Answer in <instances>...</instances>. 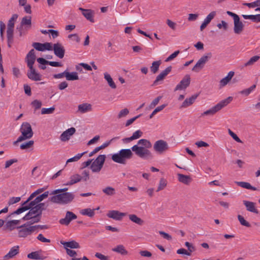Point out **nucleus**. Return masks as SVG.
Instances as JSON below:
<instances>
[{"instance_id": "f704fd0d", "label": "nucleus", "mask_w": 260, "mask_h": 260, "mask_svg": "<svg viewBox=\"0 0 260 260\" xmlns=\"http://www.w3.org/2000/svg\"><path fill=\"white\" fill-rule=\"evenodd\" d=\"M114 252L121 254V255H125L128 253L127 251L125 249L124 246L122 245H117L116 247L112 249Z\"/></svg>"}, {"instance_id": "a19ab883", "label": "nucleus", "mask_w": 260, "mask_h": 260, "mask_svg": "<svg viewBox=\"0 0 260 260\" xmlns=\"http://www.w3.org/2000/svg\"><path fill=\"white\" fill-rule=\"evenodd\" d=\"M161 63V60L154 61L152 63V65L150 67L151 72L153 74H155L157 72L159 67Z\"/></svg>"}, {"instance_id": "20e7f679", "label": "nucleus", "mask_w": 260, "mask_h": 260, "mask_svg": "<svg viewBox=\"0 0 260 260\" xmlns=\"http://www.w3.org/2000/svg\"><path fill=\"white\" fill-rule=\"evenodd\" d=\"M18 15L16 14H13L11 18L8 21L7 29V44L9 48L12 47L14 42V28L15 21L18 18Z\"/></svg>"}, {"instance_id": "338daca9", "label": "nucleus", "mask_w": 260, "mask_h": 260, "mask_svg": "<svg viewBox=\"0 0 260 260\" xmlns=\"http://www.w3.org/2000/svg\"><path fill=\"white\" fill-rule=\"evenodd\" d=\"M45 189V188H41L37 189L30 195L29 200H32L37 195L42 192Z\"/></svg>"}, {"instance_id": "7ed1b4c3", "label": "nucleus", "mask_w": 260, "mask_h": 260, "mask_svg": "<svg viewBox=\"0 0 260 260\" xmlns=\"http://www.w3.org/2000/svg\"><path fill=\"white\" fill-rule=\"evenodd\" d=\"M129 149H121L118 153H115L112 156V159L115 162L125 165L127 159L132 158L133 153Z\"/></svg>"}, {"instance_id": "6e6552de", "label": "nucleus", "mask_w": 260, "mask_h": 260, "mask_svg": "<svg viewBox=\"0 0 260 260\" xmlns=\"http://www.w3.org/2000/svg\"><path fill=\"white\" fill-rule=\"evenodd\" d=\"M20 131L21 133L20 139L22 138L25 140L30 139L33 136L34 133L31 126L28 122H23Z\"/></svg>"}, {"instance_id": "9d476101", "label": "nucleus", "mask_w": 260, "mask_h": 260, "mask_svg": "<svg viewBox=\"0 0 260 260\" xmlns=\"http://www.w3.org/2000/svg\"><path fill=\"white\" fill-rule=\"evenodd\" d=\"M212 53L208 52L202 56L192 68V71L195 72H199L204 67L206 63L212 57Z\"/></svg>"}, {"instance_id": "09e8293b", "label": "nucleus", "mask_w": 260, "mask_h": 260, "mask_svg": "<svg viewBox=\"0 0 260 260\" xmlns=\"http://www.w3.org/2000/svg\"><path fill=\"white\" fill-rule=\"evenodd\" d=\"M86 152H83V153H78L76 155H75V156L72 157V158H70L69 159H68L66 162V164H68L69 162H73V161H78L79 159H80V158Z\"/></svg>"}, {"instance_id": "c9c22d12", "label": "nucleus", "mask_w": 260, "mask_h": 260, "mask_svg": "<svg viewBox=\"0 0 260 260\" xmlns=\"http://www.w3.org/2000/svg\"><path fill=\"white\" fill-rule=\"evenodd\" d=\"M22 25L25 26L28 29L31 26V18L30 16H25L22 18L20 22Z\"/></svg>"}, {"instance_id": "4468645a", "label": "nucleus", "mask_w": 260, "mask_h": 260, "mask_svg": "<svg viewBox=\"0 0 260 260\" xmlns=\"http://www.w3.org/2000/svg\"><path fill=\"white\" fill-rule=\"evenodd\" d=\"M33 47L39 51H44L45 50L50 51L52 50V46L50 43H41L35 42L32 43Z\"/></svg>"}, {"instance_id": "5701e85b", "label": "nucleus", "mask_w": 260, "mask_h": 260, "mask_svg": "<svg viewBox=\"0 0 260 260\" xmlns=\"http://www.w3.org/2000/svg\"><path fill=\"white\" fill-rule=\"evenodd\" d=\"M143 135V132L140 130H138L133 134V135L128 138H125L122 139L124 143H128L134 140L138 139L141 137Z\"/></svg>"}, {"instance_id": "c756f323", "label": "nucleus", "mask_w": 260, "mask_h": 260, "mask_svg": "<svg viewBox=\"0 0 260 260\" xmlns=\"http://www.w3.org/2000/svg\"><path fill=\"white\" fill-rule=\"evenodd\" d=\"M20 222V220H11L8 221L6 223L5 228L6 229L10 231H12L16 228L15 226L19 224Z\"/></svg>"}, {"instance_id": "bf43d9fd", "label": "nucleus", "mask_w": 260, "mask_h": 260, "mask_svg": "<svg viewBox=\"0 0 260 260\" xmlns=\"http://www.w3.org/2000/svg\"><path fill=\"white\" fill-rule=\"evenodd\" d=\"M259 58V56H254L252 57L247 62L245 63V66H249L253 64L255 62L257 61Z\"/></svg>"}, {"instance_id": "49530a36", "label": "nucleus", "mask_w": 260, "mask_h": 260, "mask_svg": "<svg viewBox=\"0 0 260 260\" xmlns=\"http://www.w3.org/2000/svg\"><path fill=\"white\" fill-rule=\"evenodd\" d=\"M237 184L243 187V188H246V189H251V190H257L256 188L255 187H253L252 186H251L250 185V184L249 183H248V182H237Z\"/></svg>"}, {"instance_id": "69168bd1", "label": "nucleus", "mask_w": 260, "mask_h": 260, "mask_svg": "<svg viewBox=\"0 0 260 260\" xmlns=\"http://www.w3.org/2000/svg\"><path fill=\"white\" fill-rule=\"evenodd\" d=\"M229 135L233 138V139L238 143H243L240 139L237 136V135L233 132L230 129H228Z\"/></svg>"}, {"instance_id": "052dcab7", "label": "nucleus", "mask_w": 260, "mask_h": 260, "mask_svg": "<svg viewBox=\"0 0 260 260\" xmlns=\"http://www.w3.org/2000/svg\"><path fill=\"white\" fill-rule=\"evenodd\" d=\"M31 104L35 108V111L40 109L42 105V102L38 100L33 101Z\"/></svg>"}, {"instance_id": "774afa93", "label": "nucleus", "mask_w": 260, "mask_h": 260, "mask_svg": "<svg viewBox=\"0 0 260 260\" xmlns=\"http://www.w3.org/2000/svg\"><path fill=\"white\" fill-rule=\"evenodd\" d=\"M95 256L101 260H110V257L108 256H105L101 253L97 252L95 254Z\"/></svg>"}, {"instance_id": "ddd939ff", "label": "nucleus", "mask_w": 260, "mask_h": 260, "mask_svg": "<svg viewBox=\"0 0 260 260\" xmlns=\"http://www.w3.org/2000/svg\"><path fill=\"white\" fill-rule=\"evenodd\" d=\"M190 81L191 78L190 75L188 74L185 75L179 83L176 85L174 89V91H176L177 90L185 89L189 86Z\"/></svg>"}, {"instance_id": "6e6d98bb", "label": "nucleus", "mask_w": 260, "mask_h": 260, "mask_svg": "<svg viewBox=\"0 0 260 260\" xmlns=\"http://www.w3.org/2000/svg\"><path fill=\"white\" fill-rule=\"evenodd\" d=\"M243 5L248 7L249 8L259 7L260 6V0H256L255 2L250 3H243Z\"/></svg>"}, {"instance_id": "0e129e2a", "label": "nucleus", "mask_w": 260, "mask_h": 260, "mask_svg": "<svg viewBox=\"0 0 260 260\" xmlns=\"http://www.w3.org/2000/svg\"><path fill=\"white\" fill-rule=\"evenodd\" d=\"M242 17L245 19H250L253 22H257V15H242Z\"/></svg>"}, {"instance_id": "a211bd4d", "label": "nucleus", "mask_w": 260, "mask_h": 260, "mask_svg": "<svg viewBox=\"0 0 260 260\" xmlns=\"http://www.w3.org/2000/svg\"><path fill=\"white\" fill-rule=\"evenodd\" d=\"M234 31L236 34H240L242 33L244 29V25L241 21H240V17L234 20Z\"/></svg>"}, {"instance_id": "864d4df0", "label": "nucleus", "mask_w": 260, "mask_h": 260, "mask_svg": "<svg viewBox=\"0 0 260 260\" xmlns=\"http://www.w3.org/2000/svg\"><path fill=\"white\" fill-rule=\"evenodd\" d=\"M49 195V191H47L44 192L42 194L40 195L39 196L37 197L35 200H36L37 202L38 203H40L41 201H42L44 199L47 198Z\"/></svg>"}, {"instance_id": "1a4fd4ad", "label": "nucleus", "mask_w": 260, "mask_h": 260, "mask_svg": "<svg viewBox=\"0 0 260 260\" xmlns=\"http://www.w3.org/2000/svg\"><path fill=\"white\" fill-rule=\"evenodd\" d=\"M35 226H29L26 223L17 227L18 231V236L19 238H25L31 235L34 232Z\"/></svg>"}, {"instance_id": "dca6fc26", "label": "nucleus", "mask_w": 260, "mask_h": 260, "mask_svg": "<svg viewBox=\"0 0 260 260\" xmlns=\"http://www.w3.org/2000/svg\"><path fill=\"white\" fill-rule=\"evenodd\" d=\"M126 213L120 212L117 210H111L107 213V216L115 220L120 221L126 216Z\"/></svg>"}, {"instance_id": "423d86ee", "label": "nucleus", "mask_w": 260, "mask_h": 260, "mask_svg": "<svg viewBox=\"0 0 260 260\" xmlns=\"http://www.w3.org/2000/svg\"><path fill=\"white\" fill-rule=\"evenodd\" d=\"M232 97L229 96L228 98L222 100L215 106L202 113L201 116L203 117L207 115H214L216 113L220 111L222 108L228 105L232 101Z\"/></svg>"}, {"instance_id": "e433bc0d", "label": "nucleus", "mask_w": 260, "mask_h": 260, "mask_svg": "<svg viewBox=\"0 0 260 260\" xmlns=\"http://www.w3.org/2000/svg\"><path fill=\"white\" fill-rule=\"evenodd\" d=\"M66 78L67 80L69 81H74L79 79L78 74L76 72L70 73L66 71Z\"/></svg>"}, {"instance_id": "de8ad7c7", "label": "nucleus", "mask_w": 260, "mask_h": 260, "mask_svg": "<svg viewBox=\"0 0 260 260\" xmlns=\"http://www.w3.org/2000/svg\"><path fill=\"white\" fill-rule=\"evenodd\" d=\"M167 184V180L164 178H161L159 181V185L156 190V191L158 192L164 189L166 187Z\"/></svg>"}, {"instance_id": "7c9ffc66", "label": "nucleus", "mask_w": 260, "mask_h": 260, "mask_svg": "<svg viewBox=\"0 0 260 260\" xmlns=\"http://www.w3.org/2000/svg\"><path fill=\"white\" fill-rule=\"evenodd\" d=\"M234 74V72L230 71L225 77L222 78L219 82L220 87L225 86L231 81Z\"/></svg>"}, {"instance_id": "72a5a7b5", "label": "nucleus", "mask_w": 260, "mask_h": 260, "mask_svg": "<svg viewBox=\"0 0 260 260\" xmlns=\"http://www.w3.org/2000/svg\"><path fill=\"white\" fill-rule=\"evenodd\" d=\"M128 217L130 220L139 225H142L144 223L143 219L135 214H129Z\"/></svg>"}, {"instance_id": "79ce46f5", "label": "nucleus", "mask_w": 260, "mask_h": 260, "mask_svg": "<svg viewBox=\"0 0 260 260\" xmlns=\"http://www.w3.org/2000/svg\"><path fill=\"white\" fill-rule=\"evenodd\" d=\"M103 192L107 196H112L115 194L116 191L114 188L111 186H107L103 188Z\"/></svg>"}, {"instance_id": "f257e3e1", "label": "nucleus", "mask_w": 260, "mask_h": 260, "mask_svg": "<svg viewBox=\"0 0 260 260\" xmlns=\"http://www.w3.org/2000/svg\"><path fill=\"white\" fill-rule=\"evenodd\" d=\"M152 146L149 140L142 139L139 140L137 144L134 145L131 149L135 154L140 158L150 160L153 158L152 152L149 150L152 147Z\"/></svg>"}, {"instance_id": "680f3d73", "label": "nucleus", "mask_w": 260, "mask_h": 260, "mask_svg": "<svg viewBox=\"0 0 260 260\" xmlns=\"http://www.w3.org/2000/svg\"><path fill=\"white\" fill-rule=\"evenodd\" d=\"M129 113V110L127 108L121 110L117 115V118L120 119L125 117Z\"/></svg>"}, {"instance_id": "f3484780", "label": "nucleus", "mask_w": 260, "mask_h": 260, "mask_svg": "<svg viewBox=\"0 0 260 260\" xmlns=\"http://www.w3.org/2000/svg\"><path fill=\"white\" fill-rule=\"evenodd\" d=\"M53 51L54 54L59 58H62L64 56L65 49L60 43H55L53 45Z\"/></svg>"}, {"instance_id": "393cba45", "label": "nucleus", "mask_w": 260, "mask_h": 260, "mask_svg": "<svg viewBox=\"0 0 260 260\" xmlns=\"http://www.w3.org/2000/svg\"><path fill=\"white\" fill-rule=\"evenodd\" d=\"M243 203L247 211L255 214L258 213V211L255 208V204L254 203L248 201H243Z\"/></svg>"}, {"instance_id": "6ab92c4d", "label": "nucleus", "mask_w": 260, "mask_h": 260, "mask_svg": "<svg viewBox=\"0 0 260 260\" xmlns=\"http://www.w3.org/2000/svg\"><path fill=\"white\" fill-rule=\"evenodd\" d=\"M76 129L74 127H71L63 132L60 136V139L62 142L68 141L71 136L75 134Z\"/></svg>"}, {"instance_id": "c03bdc74", "label": "nucleus", "mask_w": 260, "mask_h": 260, "mask_svg": "<svg viewBox=\"0 0 260 260\" xmlns=\"http://www.w3.org/2000/svg\"><path fill=\"white\" fill-rule=\"evenodd\" d=\"M28 29L25 26L22 25L20 23L19 25L16 27V31L18 32V36L19 37L24 35Z\"/></svg>"}, {"instance_id": "a878e982", "label": "nucleus", "mask_w": 260, "mask_h": 260, "mask_svg": "<svg viewBox=\"0 0 260 260\" xmlns=\"http://www.w3.org/2000/svg\"><path fill=\"white\" fill-rule=\"evenodd\" d=\"M199 94H195L192 95L189 98H187L182 103L180 108H186L191 105L195 101L196 99L198 98Z\"/></svg>"}, {"instance_id": "bb28decb", "label": "nucleus", "mask_w": 260, "mask_h": 260, "mask_svg": "<svg viewBox=\"0 0 260 260\" xmlns=\"http://www.w3.org/2000/svg\"><path fill=\"white\" fill-rule=\"evenodd\" d=\"M78 110L81 113H85L92 110V106L90 104L83 103L78 105Z\"/></svg>"}, {"instance_id": "4d7b16f0", "label": "nucleus", "mask_w": 260, "mask_h": 260, "mask_svg": "<svg viewBox=\"0 0 260 260\" xmlns=\"http://www.w3.org/2000/svg\"><path fill=\"white\" fill-rule=\"evenodd\" d=\"M55 110V108L54 107H50L49 108H42L41 110V114H52Z\"/></svg>"}, {"instance_id": "ea45409f", "label": "nucleus", "mask_w": 260, "mask_h": 260, "mask_svg": "<svg viewBox=\"0 0 260 260\" xmlns=\"http://www.w3.org/2000/svg\"><path fill=\"white\" fill-rule=\"evenodd\" d=\"M104 78L107 80L110 87H111L113 89H115L116 88V85L115 83H114L111 76L109 74H108L107 73H105Z\"/></svg>"}, {"instance_id": "4c0bfd02", "label": "nucleus", "mask_w": 260, "mask_h": 260, "mask_svg": "<svg viewBox=\"0 0 260 260\" xmlns=\"http://www.w3.org/2000/svg\"><path fill=\"white\" fill-rule=\"evenodd\" d=\"M48 205H46L44 203H39L36 206H35V209L39 213L38 215L41 216L42 211L46 209Z\"/></svg>"}, {"instance_id": "2eb2a0df", "label": "nucleus", "mask_w": 260, "mask_h": 260, "mask_svg": "<svg viewBox=\"0 0 260 260\" xmlns=\"http://www.w3.org/2000/svg\"><path fill=\"white\" fill-rule=\"evenodd\" d=\"M77 218V215L71 211H67L65 217L64 218L60 219L59 222L61 224L68 225L72 220L75 219Z\"/></svg>"}, {"instance_id": "9b49d317", "label": "nucleus", "mask_w": 260, "mask_h": 260, "mask_svg": "<svg viewBox=\"0 0 260 260\" xmlns=\"http://www.w3.org/2000/svg\"><path fill=\"white\" fill-rule=\"evenodd\" d=\"M38 204V203L37 202L36 200L35 199L33 201H30L29 203L27 204V205H26L25 206H22L18 208L16 211L13 212L10 214H9L7 216V218L9 217H12L14 215H18L20 214L29 209L34 208L35 206H36Z\"/></svg>"}, {"instance_id": "b1692460", "label": "nucleus", "mask_w": 260, "mask_h": 260, "mask_svg": "<svg viewBox=\"0 0 260 260\" xmlns=\"http://www.w3.org/2000/svg\"><path fill=\"white\" fill-rule=\"evenodd\" d=\"M79 10H80L83 15L89 21L91 22H94L93 19V11L90 9H84L82 8H79Z\"/></svg>"}, {"instance_id": "f03ea898", "label": "nucleus", "mask_w": 260, "mask_h": 260, "mask_svg": "<svg viewBox=\"0 0 260 260\" xmlns=\"http://www.w3.org/2000/svg\"><path fill=\"white\" fill-rule=\"evenodd\" d=\"M36 58L35 51L34 49H32L26 55L25 61L29 69L27 72V77L31 80L37 81L41 80V75L36 72L33 67Z\"/></svg>"}, {"instance_id": "e2e57ef3", "label": "nucleus", "mask_w": 260, "mask_h": 260, "mask_svg": "<svg viewBox=\"0 0 260 260\" xmlns=\"http://www.w3.org/2000/svg\"><path fill=\"white\" fill-rule=\"evenodd\" d=\"M217 26L219 29H223L226 31L228 29V24L224 20H222L220 23H218Z\"/></svg>"}, {"instance_id": "4be33fe9", "label": "nucleus", "mask_w": 260, "mask_h": 260, "mask_svg": "<svg viewBox=\"0 0 260 260\" xmlns=\"http://www.w3.org/2000/svg\"><path fill=\"white\" fill-rule=\"evenodd\" d=\"M19 246H15L13 247L9 252L3 257L4 260H8L14 257L19 253Z\"/></svg>"}, {"instance_id": "0eeeda50", "label": "nucleus", "mask_w": 260, "mask_h": 260, "mask_svg": "<svg viewBox=\"0 0 260 260\" xmlns=\"http://www.w3.org/2000/svg\"><path fill=\"white\" fill-rule=\"evenodd\" d=\"M106 156L104 154L99 155L91 164L90 169L93 173H99L104 164Z\"/></svg>"}, {"instance_id": "412c9836", "label": "nucleus", "mask_w": 260, "mask_h": 260, "mask_svg": "<svg viewBox=\"0 0 260 260\" xmlns=\"http://www.w3.org/2000/svg\"><path fill=\"white\" fill-rule=\"evenodd\" d=\"M216 14V13L215 11H212L207 15V16L205 19L204 22L202 23V24L200 26L201 31H203V29H204L206 28L207 25L214 18Z\"/></svg>"}, {"instance_id": "f8f14e48", "label": "nucleus", "mask_w": 260, "mask_h": 260, "mask_svg": "<svg viewBox=\"0 0 260 260\" xmlns=\"http://www.w3.org/2000/svg\"><path fill=\"white\" fill-rule=\"evenodd\" d=\"M169 148V147L167 142L162 140L156 141L153 145L154 150L159 154L167 151Z\"/></svg>"}, {"instance_id": "39448f33", "label": "nucleus", "mask_w": 260, "mask_h": 260, "mask_svg": "<svg viewBox=\"0 0 260 260\" xmlns=\"http://www.w3.org/2000/svg\"><path fill=\"white\" fill-rule=\"evenodd\" d=\"M74 198V196L70 192H63L54 195L49 198V200L54 203L67 204L70 203Z\"/></svg>"}, {"instance_id": "603ef678", "label": "nucleus", "mask_w": 260, "mask_h": 260, "mask_svg": "<svg viewBox=\"0 0 260 260\" xmlns=\"http://www.w3.org/2000/svg\"><path fill=\"white\" fill-rule=\"evenodd\" d=\"M41 217V216L38 215L37 216H34V218L30 219V221L26 222V224L29 226H32L31 225L33 224L34 223L38 222L39 221H40Z\"/></svg>"}, {"instance_id": "3c124183", "label": "nucleus", "mask_w": 260, "mask_h": 260, "mask_svg": "<svg viewBox=\"0 0 260 260\" xmlns=\"http://www.w3.org/2000/svg\"><path fill=\"white\" fill-rule=\"evenodd\" d=\"M238 219L241 225L248 228L250 227V224L242 216L238 215Z\"/></svg>"}, {"instance_id": "58836bf2", "label": "nucleus", "mask_w": 260, "mask_h": 260, "mask_svg": "<svg viewBox=\"0 0 260 260\" xmlns=\"http://www.w3.org/2000/svg\"><path fill=\"white\" fill-rule=\"evenodd\" d=\"M178 180L184 184H188L190 182V178L189 176L178 174Z\"/></svg>"}, {"instance_id": "c85d7f7f", "label": "nucleus", "mask_w": 260, "mask_h": 260, "mask_svg": "<svg viewBox=\"0 0 260 260\" xmlns=\"http://www.w3.org/2000/svg\"><path fill=\"white\" fill-rule=\"evenodd\" d=\"M60 243L64 246L66 249V248H68V247L72 249L80 248L79 244L74 240L69 242L61 241Z\"/></svg>"}, {"instance_id": "13d9d810", "label": "nucleus", "mask_w": 260, "mask_h": 260, "mask_svg": "<svg viewBox=\"0 0 260 260\" xmlns=\"http://www.w3.org/2000/svg\"><path fill=\"white\" fill-rule=\"evenodd\" d=\"M166 78L163 74L160 73L156 78L155 80L154 81L152 86H156L158 84V82L163 81L164 79Z\"/></svg>"}, {"instance_id": "cd10ccee", "label": "nucleus", "mask_w": 260, "mask_h": 260, "mask_svg": "<svg viewBox=\"0 0 260 260\" xmlns=\"http://www.w3.org/2000/svg\"><path fill=\"white\" fill-rule=\"evenodd\" d=\"M41 251H36L27 254V257L32 259L44 260L46 257L41 254Z\"/></svg>"}, {"instance_id": "2f4dec72", "label": "nucleus", "mask_w": 260, "mask_h": 260, "mask_svg": "<svg viewBox=\"0 0 260 260\" xmlns=\"http://www.w3.org/2000/svg\"><path fill=\"white\" fill-rule=\"evenodd\" d=\"M29 212L22 218L23 220H28L34 217L35 216H37L38 212L35 209V207L34 208L29 209Z\"/></svg>"}, {"instance_id": "37998d69", "label": "nucleus", "mask_w": 260, "mask_h": 260, "mask_svg": "<svg viewBox=\"0 0 260 260\" xmlns=\"http://www.w3.org/2000/svg\"><path fill=\"white\" fill-rule=\"evenodd\" d=\"M256 88V85L253 84L252 86H251L248 88H246L245 89H243L239 92V93L244 95L245 96H248L251 92L254 90V89Z\"/></svg>"}, {"instance_id": "a18cd8bd", "label": "nucleus", "mask_w": 260, "mask_h": 260, "mask_svg": "<svg viewBox=\"0 0 260 260\" xmlns=\"http://www.w3.org/2000/svg\"><path fill=\"white\" fill-rule=\"evenodd\" d=\"M95 209H91L90 208H86L80 211L81 214L86 215L90 217H92L94 215Z\"/></svg>"}, {"instance_id": "473e14b6", "label": "nucleus", "mask_w": 260, "mask_h": 260, "mask_svg": "<svg viewBox=\"0 0 260 260\" xmlns=\"http://www.w3.org/2000/svg\"><path fill=\"white\" fill-rule=\"evenodd\" d=\"M70 181L66 183V185H72L74 184L78 183L81 181L80 175L76 174L70 177Z\"/></svg>"}, {"instance_id": "5fc2aeb1", "label": "nucleus", "mask_w": 260, "mask_h": 260, "mask_svg": "<svg viewBox=\"0 0 260 260\" xmlns=\"http://www.w3.org/2000/svg\"><path fill=\"white\" fill-rule=\"evenodd\" d=\"M81 181H86L89 179V172L88 170H84L80 175Z\"/></svg>"}, {"instance_id": "8fccbe9b", "label": "nucleus", "mask_w": 260, "mask_h": 260, "mask_svg": "<svg viewBox=\"0 0 260 260\" xmlns=\"http://www.w3.org/2000/svg\"><path fill=\"white\" fill-rule=\"evenodd\" d=\"M34 144V141L30 140L26 143H22L20 145V148L22 150L27 149L30 148Z\"/></svg>"}, {"instance_id": "aec40b11", "label": "nucleus", "mask_w": 260, "mask_h": 260, "mask_svg": "<svg viewBox=\"0 0 260 260\" xmlns=\"http://www.w3.org/2000/svg\"><path fill=\"white\" fill-rule=\"evenodd\" d=\"M37 60L40 64H41L42 65L49 64L52 67H54L62 66V64L60 62H57V61H48L42 57L38 58Z\"/></svg>"}]
</instances>
